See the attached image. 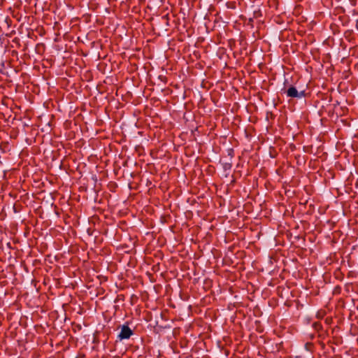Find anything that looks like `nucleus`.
Returning a JSON list of instances; mask_svg holds the SVG:
<instances>
[{"mask_svg":"<svg viewBox=\"0 0 358 358\" xmlns=\"http://www.w3.org/2000/svg\"><path fill=\"white\" fill-rule=\"evenodd\" d=\"M133 334L134 332L131 328L128 325L124 324L122 326L121 331L118 335V338L120 341L128 339L131 335H133Z\"/></svg>","mask_w":358,"mask_h":358,"instance_id":"obj_2","label":"nucleus"},{"mask_svg":"<svg viewBox=\"0 0 358 358\" xmlns=\"http://www.w3.org/2000/svg\"><path fill=\"white\" fill-rule=\"evenodd\" d=\"M287 96L291 98L301 99L305 97V90L298 91L297 89L294 86H290L286 91Z\"/></svg>","mask_w":358,"mask_h":358,"instance_id":"obj_1","label":"nucleus"},{"mask_svg":"<svg viewBox=\"0 0 358 358\" xmlns=\"http://www.w3.org/2000/svg\"><path fill=\"white\" fill-rule=\"evenodd\" d=\"M222 167L224 171L230 170L232 167V162L230 160L227 161V162H223L222 163Z\"/></svg>","mask_w":358,"mask_h":358,"instance_id":"obj_3","label":"nucleus"},{"mask_svg":"<svg viewBox=\"0 0 358 358\" xmlns=\"http://www.w3.org/2000/svg\"><path fill=\"white\" fill-rule=\"evenodd\" d=\"M227 155L229 157V159L230 161H231L232 158L234 157V151L232 148H229L227 150Z\"/></svg>","mask_w":358,"mask_h":358,"instance_id":"obj_4","label":"nucleus"}]
</instances>
